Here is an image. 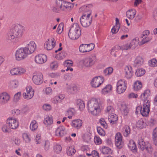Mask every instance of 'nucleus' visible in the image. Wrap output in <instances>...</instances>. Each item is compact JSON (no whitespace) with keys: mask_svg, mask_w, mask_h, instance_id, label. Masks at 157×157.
Segmentation results:
<instances>
[{"mask_svg":"<svg viewBox=\"0 0 157 157\" xmlns=\"http://www.w3.org/2000/svg\"><path fill=\"white\" fill-rule=\"evenodd\" d=\"M88 112L93 116H96L101 113L102 109V103L97 99L93 98L88 102Z\"/></svg>","mask_w":157,"mask_h":157,"instance_id":"nucleus-1","label":"nucleus"},{"mask_svg":"<svg viewBox=\"0 0 157 157\" xmlns=\"http://www.w3.org/2000/svg\"><path fill=\"white\" fill-rule=\"evenodd\" d=\"M25 29V27L21 25H15L10 30L8 35L6 36V40L10 42L12 40L21 38L23 34Z\"/></svg>","mask_w":157,"mask_h":157,"instance_id":"nucleus-2","label":"nucleus"},{"mask_svg":"<svg viewBox=\"0 0 157 157\" xmlns=\"http://www.w3.org/2000/svg\"><path fill=\"white\" fill-rule=\"evenodd\" d=\"M81 34V29L77 23L73 24L71 26L68 33L69 38L72 40L78 39Z\"/></svg>","mask_w":157,"mask_h":157,"instance_id":"nucleus-3","label":"nucleus"},{"mask_svg":"<svg viewBox=\"0 0 157 157\" xmlns=\"http://www.w3.org/2000/svg\"><path fill=\"white\" fill-rule=\"evenodd\" d=\"M92 20V16L91 12L88 10L83 13L80 19V22L81 25L84 28L89 27L91 24Z\"/></svg>","mask_w":157,"mask_h":157,"instance_id":"nucleus-4","label":"nucleus"},{"mask_svg":"<svg viewBox=\"0 0 157 157\" xmlns=\"http://www.w3.org/2000/svg\"><path fill=\"white\" fill-rule=\"evenodd\" d=\"M96 62V59L94 56L88 57L82 59L80 62L83 67L90 68L92 67Z\"/></svg>","mask_w":157,"mask_h":157,"instance_id":"nucleus-5","label":"nucleus"},{"mask_svg":"<svg viewBox=\"0 0 157 157\" xmlns=\"http://www.w3.org/2000/svg\"><path fill=\"white\" fill-rule=\"evenodd\" d=\"M151 103L147 101L143 103L141 108L139 107L136 108V111L138 112V110H140L141 115L144 117H147L148 116L150 111Z\"/></svg>","mask_w":157,"mask_h":157,"instance_id":"nucleus-6","label":"nucleus"},{"mask_svg":"<svg viewBox=\"0 0 157 157\" xmlns=\"http://www.w3.org/2000/svg\"><path fill=\"white\" fill-rule=\"evenodd\" d=\"M127 83L124 79L119 80L117 83L116 90L117 92L119 94L124 93L126 90Z\"/></svg>","mask_w":157,"mask_h":157,"instance_id":"nucleus-7","label":"nucleus"},{"mask_svg":"<svg viewBox=\"0 0 157 157\" xmlns=\"http://www.w3.org/2000/svg\"><path fill=\"white\" fill-rule=\"evenodd\" d=\"M28 56L23 47L18 49L15 52V58L18 61H20L25 59Z\"/></svg>","mask_w":157,"mask_h":157,"instance_id":"nucleus-8","label":"nucleus"},{"mask_svg":"<svg viewBox=\"0 0 157 157\" xmlns=\"http://www.w3.org/2000/svg\"><path fill=\"white\" fill-rule=\"evenodd\" d=\"M6 124L12 129H17L19 126V123L18 120L12 117H8L6 120Z\"/></svg>","mask_w":157,"mask_h":157,"instance_id":"nucleus-9","label":"nucleus"},{"mask_svg":"<svg viewBox=\"0 0 157 157\" xmlns=\"http://www.w3.org/2000/svg\"><path fill=\"white\" fill-rule=\"evenodd\" d=\"M26 71L25 69L21 67H16L11 68L9 71L12 76H19L24 74Z\"/></svg>","mask_w":157,"mask_h":157,"instance_id":"nucleus-10","label":"nucleus"},{"mask_svg":"<svg viewBox=\"0 0 157 157\" xmlns=\"http://www.w3.org/2000/svg\"><path fill=\"white\" fill-rule=\"evenodd\" d=\"M34 91L31 86H27L22 94L23 98L26 100L31 99L34 96Z\"/></svg>","mask_w":157,"mask_h":157,"instance_id":"nucleus-11","label":"nucleus"},{"mask_svg":"<svg viewBox=\"0 0 157 157\" xmlns=\"http://www.w3.org/2000/svg\"><path fill=\"white\" fill-rule=\"evenodd\" d=\"M104 80V78L102 76L95 77L91 81V86L95 88L98 87L103 83Z\"/></svg>","mask_w":157,"mask_h":157,"instance_id":"nucleus-12","label":"nucleus"},{"mask_svg":"<svg viewBox=\"0 0 157 157\" xmlns=\"http://www.w3.org/2000/svg\"><path fill=\"white\" fill-rule=\"evenodd\" d=\"M36 47V45L35 42L33 41H31L23 48L28 56L34 52Z\"/></svg>","mask_w":157,"mask_h":157,"instance_id":"nucleus-13","label":"nucleus"},{"mask_svg":"<svg viewBox=\"0 0 157 157\" xmlns=\"http://www.w3.org/2000/svg\"><path fill=\"white\" fill-rule=\"evenodd\" d=\"M10 96L7 92H4L0 93V105H4L10 101Z\"/></svg>","mask_w":157,"mask_h":157,"instance_id":"nucleus-14","label":"nucleus"},{"mask_svg":"<svg viewBox=\"0 0 157 157\" xmlns=\"http://www.w3.org/2000/svg\"><path fill=\"white\" fill-rule=\"evenodd\" d=\"M94 44L93 43L89 44H82L79 48L80 52L84 53L88 52L92 50L94 48Z\"/></svg>","mask_w":157,"mask_h":157,"instance_id":"nucleus-15","label":"nucleus"},{"mask_svg":"<svg viewBox=\"0 0 157 157\" xmlns=\"http://www.w3.org/2000/svg\"><path fill=\"white\" fill-rule=\"evenodd\" d=\"M56 41L54 38L48 39L44 43V47L45 49L50 50L53 49L56 45Z\"/></svg>","mask_w":157,"mask_h":157,"instance_id":"nucleus-16","label":"nucleus"},{"mask_svg":"<svg viewBox=\"0 0 157 157\" xmlns=\"http://www.w3.org/2000/svg\"><path fill=\"white\" fill-rule=\"evenodd\" d=\"M43 75L40 73H35L33 77V82L36 85L41 84L43 82Z\"/></svg>","mask_w":157,"mask_h":157,"instance_id":"nucleus-17","label":"nucleus"},{"mask_svg":"<svg viewBox=\"0 0 157 157\" xmlns=\"http://www.w3.org/2000/svg\"><path fill=\"white\" fill-rule=\"evenodd\" d=\"M47 57L44 54H40L36 55L35 58V62L39 64L45 63L47 60Z\"/></svg>","mask_w":157,"mask_h":157,"instance_id":"nucleus-18","label":"nucleus"},{"mask_svg":"<svg viewBox=\"0 0 157 157\" xmlns=\"http://www.w3.org/2000/svg\"><path fill=\"white\" fill-rule=\"evenodd\" d=\"M150 95V91L149 90H147L144 91L140 96V98L143 101V103L147 101L149 102H150V101L149 99V97Z\"/></svg>","mask_w":157,"mask_h":157,"instance_id":"nucleus-19","label":"nucleus"},{"mask_svg":"<svg viewBox=\"0 0 157 157\" xmlns=\"http://www.w3.org/2000/svg\"><path fill=\"white\" fill-rule=\"evenodd\" d=\"M67 133L65 128L63 126L59 127L56 129V134L57 136H62Z\"/></svg>","mask_w":157,"mask_h":157,"instance_id":"nucleus-20","label":"nucleus"},{"mask_svg":"<svg viewBox=\"0 0 157 157\" xmlns=\"http://www.w3.org/2000/svg\"><path fill=\"white\" fill-rule=\"evenodd\" d=\"M53 119L51 115H48L45 116L43 123L46 126H50L53 124Z\"/></svg>","mask_w":157,"mask_h":157,"instance_id":"nucleus-21","label":"nucleus"},{"mask_svg":"<svg viewBox=\"0 0 157 157\" xmlns=\"http://www.w3.org/2000/svg\"><path fill=\"white\" fill-rule=\"evenodd\" d=\"M125 76L128 79L131 78L133 75V71L132 67L129 66H126L124 67Z\"/></svg>","mask_w":157,"mask_h":157,"instance_id":"nucleus-22","label":"nucleus"},{"mask_svg":"<svg viewBox=\"0 0 157 157\" xmlns=\"http://www.w3.org/2000/svg\"><path fill=\"white\" fill-rule=\"evenodd\" d=\"M115 140V144L117 147H119L123 144L122 136L120 132H118L116 134Z\"/></svg>","mask_w":157,"mask_h":157,"instance_id":"nucleus-23","label":"nucleus"},{"mask_svg":"<svg viewBox=\"0 0 157 157\" xmlns=\"http://www.w3.org/2000/svg\"><path fill=\"white\" fill-rule=\"evenodd\" d=\"M82 122L81 120L78 119L73 120L71 124V126L77 129H80L82 125Z\"/></svg>","mask_w":157,"mask_h":157,"instance_id":"nucleus-24","label":"nucleus"},{"mask_svg":"<svg viewBox=\"0 0 157 157\" xmlns=\"http://www.w3.org/2000/svg\"><path fill=\"white\" fill-rule=\"evenodd\" d=\"M65 95L64 94H60L57 96H55L52 101L53 103L56 104L61 103L62 101L64 99Z\"/></svg>","mask_w":157,"mask_h":157,"instance_id":"nucleus-25","label":"nucleus"},{"mask_svg":"<svg viewBox=\"0 0 157 157\" xmlns=\"http://www.w3.org/2000/svg\"><path fill=\"white\" fill-rule=\"evenodd\" d=\"M140 43L138 37H136L132 39L130 43L132 47V49H134L139 44L140 45Z\"/></svg>","mask_w":157,"mask_h":157,"instance_id":"nucleus-26","label":"nucleus"},{"mask_svg":"<svg viewBox=\"0 0 157 157\" xmlns=\"http://www.w3.org/2000/svg\"><path fill=\"white\" fill-rule=\"evenodd\" d=\"M108 120L111 124H113L116 123L118 120L117 116L114 113L109 115Z\"/></svg>","mask_w":157,"mask_h":157,"instance_id":"nucleus-27","label":"nucleus"},{"mask_svg":"<svg viewBox=\"0 0 157 157\" xmlns=\"http://www.w3.org/2000/svg\"><path fill=\"white\" fill-rule=\"evenodd\" d=\"M121 49V46L119 45H116L110 50V54L114 57L117 56L116 52Z\"/></svg>","mask_w":157,"mask_h":157,"instance_id":"nucleus-28","label":"nucleus"},{"mask_svg":"<svg viewBox=\"0 0 157 157\" xmlns=\"http://www.w3.org/2000/svg\"><path fill=\"white\" fill-rule=\"evenodd\" d=\"M19 84L18 80L15 79L10 81L8 84V86L11 88H16L18 86Z\"/></svg>","mask_w":157,"mask_h":157,"instance_id":"nucleus-29","label":"nucleus"},{"mask_svg":"<svg viewBox=\"0 0 157 157\" xmlns=\"http://www.w3.org/2000/svg\"><path fill=\"white\" fill-rule=\"evenodd\" d=\"M57 3H58L60 5V9L62 10H64L69 7V5L70 3L68 2L59 1V2H57Z\"/></svg>","mask_w":157,"mask_h":157,"instance_id":"nucleus-30","label":"nucleus"},{"mask_svg":"<svg viewBox=\"0 0 157 157\" xmlns=\"http://www.w3.org/2000/svg\"><path fill=\"white\" fill-rule=\"evenodd\" d=\"M136 11L134 9L129 10L126 12L127 17L130 19H132L134 18L136 14Z\"/></svg>","mask_w":157,"mask_h":157,"instance_id":"nucleus-31","label":"nucleus"},{"mask_svg":"<svg viewBox=\"0 0 157 157\" xmlns=\"http://www.w3.org/2000/svg\"><path fill=\"white\" fill-rule=\"evenodd\" d=\"M146 126V124L144 121L140 119L137 121L136 124V126L139 129H141L145 128Z\"/></svg>","mask_w":157,"mask_h":157,"instance_id":"nucleus-32","label":"nucleus"},{"mask_svg":"<svg viewBox=\"0 0 157 157\" xmlns=\"http://www.w3.org/2000/svg\"><path fill=\"white\" fill-rule=\"evenodd\" d=\"M38 126V124L36 121L34 120L31 121L29 128L32 131H34L37 129Z\"/></svg>","mask_w":157,"mask_h":157,"instance_id":"nucleus-33","label":"nucleus"},{"mask_svg":"<svg viewBox=\"0 0 157 157\" xmlns=\"http://www.w3.org/2000/svg\"><path fill=\"white\" fill-rule=\"evenodd\" d=\"M112 89V86L111 85H107L102 89L101 92L102 94H105L110 92Z\"/></svg>","mask_w":157,"mask_h":157,"instance_id":"nucleus-34","label":"nucleus"},{"mask_svg":"<svg viewBox=\"0 0 157 157\" xmlns=\"http://www.w3.org/2000/svg\"><path fill=\"white\" fill-rule=\"evenodd\" d=\"M142 87L141 82L139 81H137L134 83L133 88L134 90L138 91L140 90Z\"/></svg>","mask_w":157,"mask_h":157,"instance_id":"nucleus-35","label":"nucleus"},{"mask_svg":"<svg viewBox=\"0 0 157 157\" xmlns=\"http://www.w3.org/2000/svg\"><path fill=\"white\" fill-rule=\"evenodd\" d=\"M89 148H86V149H85L84 148H83V149L82 150L83 151H85V150H86V154L89 156H91L92 155L93 157H99L98 155V153L96 151L94 150L91 151L90 153H88L87 152V151L89 150Z\"/></svg>","mask_w":157,"mask_h":157,"instance_id":"nucleus-36","label":"nucleus"},{"mask_svg":"<svg viewBox=\"0 0 157 157\" xmlns=\"http://www.w3.org/2000/svg\"><path fill=\"white\" fill-rule=\"evenodd\" d=\"M121 110L122 114L124 116L127 115L128 113V109L125 104H122L121 105Z\"/></svg>","mask_w":157,"mask_h":157,"instance_id":"nucleus-37","label":"nucleus"},{"mask_svg":"<svg viewBox=\"0 0 157 157\" xmlns=\"http://www.w3.org/2000/svg\"><path fill=\"white\" fill-rule=\"evenodd\" d=\"M138 147H148L150 146V144L147 143L146 144L142 138H140L138 141Z\"/></svg>","mask_w":157,"mask_h":157,"instance_id":"nucleus-38","label":"nucleus"},{"mask_svg":"<svg viewBox=\"0 0 157 157\" xmlns=\"http://www.w3.org/2000/svg\"><path fill=\"white\" fill-rule=\"evenodd\" d=\"M82 138L83 141L89 143L90 141L91 137L90 134L85 133L83 134Z\"/></svg>","mask_w":157,"mask_h":157,"instance_id":"nucleus-39","label":"nucleus"},{"mask_svg":"<svg viewBox=\"0 0 157 157\" xmlns=\"http://www.w3.org/2000/svg\"><path fill=\"white\" fill-rule=\"evenodd\" d=\"M76 104L80 110H82L85 107V104L82 100L78 99L76 101Z\"/></svg>","mask_w":157,"mask_h":157,"instance_id":"nucleus-40","label":"nucleus"},{"mask_svg":"<svg viewBox=\"0 0 157 157\" xmlns=\"http://www.w3.org/2000/svg\"><path fill=\"white\" fill-rule=\"evenodd\" d=\"M143 59L141 57L138 56L134 61V64L136 66H139L143 63Z\"/></svg>","mask_w":157,"mask_h":157,"instance_id":"nucleus-41","label":"nucleus"},{"mask_svg":"<svg viewBox=\"0 0 157 157\" xmlns=\"http://www.w3.org/2000/svg\"><path fill=\"white\" fill-rule=\"evenodd\" d=\"M130 130L129 127L128 125H125L123 128V132L124 136L127 137L130 134Z\"/></svg>","mask_w":157,"mask_h":157,"instance_id":"nucleus-42","label":"nucleus"},{"mask_svg":"<svg viewBox=\"0 0 157 157\" xmlns=\"http://www.w3.org/2000/svg\"><path fill=\"white\" fill-rule=\"evenodd\" d=\"M43 92L45 94L47 95H50L53 93V90L51 87H47L44 89Z\"/></svg>","mask_w":157,"mask_h":157,"instance_id":"nucleus-43","label":"nucleus"},{"mask_svg":"<svg viewBox=\"0 0 157 157\" xmlns=\"http://www.w3.org/2000/svg\"><path fill=\"white\" fill-rule=\"evenodd\" d=\"M145 73V71L144 69H138L136 70V75L138 77H140L144 75Z\"/></svg>","mask_w":157,"mask_h":157,"instance_id":"nucleus-44","label":"nucleus"},{"mask_svg":"<svg viewBox=\"0 0 157 157\" xmlns=\"http://www.w3.org/2000/svg\"><path fill=\"white\" fill-rule=\"evenodd\" d=\"M21 92H18L16 93L14 96L13 101L16 102H18L21 99Z\"/></svg>","mask_w":157,"mask_h":157,"instance_id":"nucleus-45","label":"nucleus"},{"mask_svg":"<svg viewBox=\"0 0 157 157\" xmlns=\"http://www.w3.org/2000/svg\"><path fill=\"white\" fill-rule=\"evenodd\" d=\"M100 150L104 154H110L112 152V151L110 148H101Z\"/></svg>","mask_w":157,"mask_h":157,"instance_id":"nucleus-46","label":"nucleus"},{"mask_svg":"<svg viewBox=\"0 0 157 157\" xmlns=\"http://www.w3.org/2000/svg\"><path fill=\"white\" fill-rule=\"evenodd\" d=\"M99 122L101 125L105 128L106 129L108 127L107 124L105 121V119L101 118L99 120Z\"/></svg>","mask_w":157,"mask_h":157,"instance_id":"nucleus-47","label":"nucleus"},{"mask_svg":"<svg viewBox=\"0 0 157 157\" xmlns=\"http://www.w3.org/2000/svg\"><path fill=\"white\" fill-rule=\"evenodd\" d=\"M11 129L9 126V125L4 124L2 127V130L4 132L9 133Z\"/></svg>","mask_w":157,"mask_h":157,"instance_id":"nucleus-48","label":"nucleus"},{"mask_svg":"<svg viewBox=\"0 0 157 157\" xmlns=\"http://www.w3.org/2000/svg\"><path fill=\"white\" fill-rule=\"evenodd\" d=\"M151 39L152 37L151 36H146L145 38H143V40L140 42V45H142L146 43L149 42Z\"/></svg>","mask_w":157,"mask_h":157,"instance_id":"nucleus-49","label":"nucleus"},{"mask_svg":"<svg viewBox=\"0 0 157 157\" xmlns=\"http://www.w3.org/2000/svg\"><path fill=\"white\" fill-rule=\"evenodd\" d=\"M153 139L155 145L157 146V127L155 128L153 131Z\"/></svg>","mask_w":157,"mask_h":157,"instance_id":"nucleus-50","label":"nucleus"},{"mask_svg":"<svg viewBox=\"0 0 157 157\" xmlns=\"http://www.w3.org/2000/svg\"><path fill=\"white\" fill-rule=\"evenodd\" d=\"M113 69L111 67H109L105 69L103 71L105 75H111L113 72Z\"/></svg>","mask_w":157,"mask_h":157,"instance_id":"nucleus-51","label":"nucleus"},{"mask_svg":"<svg viewBox=\"0 0 157 157\" xmlns=\"http://www.w3.org/2000/svg\"><path fill=\"white\" fill-rule=\"evenodd\" d=\"M149 65L151 67H155L157 66V60L153 58L148 61Z\"/></svg>","mask_w":157,"mask_h":157,"instance_id":"nucleus-52","label":"nucleus"},{"mask_svg":"<svg viewBox=\"0 0 157 157\" xmlns=\"http://www.w3.org/2000/svg\"><path fill=\"white\" fill-rule=\"evenodd\" d=\"M121 49L122 50H127L130 49H132V47L131 45L130 44V43H129L124 44L121 47Z\"/></svg>","mask_w":157,"mask_h":157,"instance_id":"nucleus-53","label":"nucleus"},{"mask_svg":"<svg viewBox=\"0 0 157 157\" xmlns=\"http://www.w3.org/2000/svg\"><path fill=\"white\" fill-rule=\"evenodd\" d=\"M76 152V150L74 148H67V155L69 156H71L75 154Z\"/></svg>","mask_w":157,"mask_h":157,"instance_id":"nucleus-54","label":"nucleus"},{"mask_svg":"<svg viewBox=\"0 0 157 157\" xmlns=\"http://www.w3.org/2000/svg\"><path fill=\"white\" fill-rule=\"evenodd\" d=\"M68 117L69 119H71L72 116L74 115L75 113V111L73 109H70L67 111Z\"/></svg>","mask_w":157,"mask_h":157,"instance_id":"nucleus-55","label":"nucleus"},{"mask_svg":"<svg viewBox=\"0 0 157 157\" xmlns=\"http://www.w3.org/2000/svg\"><path fill=\"white\" fill-rule=\"evenodd\" d=\"M120 28V24L117 23L116 25L112 29L111 31L113 34H116Z\"/></svg>","mask_w":157,"mask_h":157,"instance_id":"nucleus-56","label":"nucleus"},{"mask_svg":"<svg viewBox=\"0 0 157 157\" xmlns=\"http://www.w3.org/2000/svg\"><path fill=\"white\" fill-rule=\"evenodd\" d=\"M42 108L43 110L46 111H49L52 110V107L50 104L45 103L43 105Z\"/></svg>","mask_w":157,"mask_h":157,"instance_id":"nucleus-57","label":"nucleus"},{"mask_svg":"<svg viewBox=\"0 0 157 157\" xmlns=\"http://www.w3.org/2000/svg\"><path fill=\"white\" fill-rule=\"evenodd\" d=\"M22 138L26 142H29L30 140L29 135L26 133H24L22 135Z\"/></svg>","mask_w":157,"mask_h":157,"instance_id":"nucleus-58","label":"nucleus"},{"mask_svg":"<svg viewBox=\"0 0 157 157\" xmlns=\"http://www.w3.org/2000/svg\"><path fill=\"white\" fill-rule=\"evenodd\" d=\"M58 66V63L56 61H54L51 62L50 64V68L53 70H56Z\"/></svg>","mask_w":157,"mask_h":157,"instance_id":"nucleus-59","label":"nucleus"},{"mask_svg":"<svg viewBox=\"0 0 157 157\" xmlns=\"http://www.w3.org/2000/svg\"><path fill=\"white\" fill-rule=\"evenodd\" d=\"M114 111V109L112 106L107 105L106 109L105 112L109 115L113 113Z\"/></svg>","mask_w":157,"mask_h":157,"instance_id":"nucleus-60","label":"nucleus"},{"mask_svg":"<svg viewBox=\"0 0 157 157\" xmlns=\"http://www.w3.org/2000/svg\"><path fill=\"white\" fill-rule=\"evenodd\" d=\"M63 27L64 25L63 23H60L57 28L56 30L57 33L59 34H61L63 31Z\"/></svg>","mask_w":157,"mask_h":157,"instance_id":"nucleus-61","label":"nucleus"},{"mask_svg":"<svg viewBox=\"0 0 157 157\" xmlns=\"http://www.w3.org/2000/svg\"><path fill=\"white\" fill-rule=\"evenodd\" d=\"M94 140L95 143L97 145L100 144L102 143V140L98 136H94Z\"/></svg>","mask_w":157,"mask_h":157,"instance_id":"nucleus-62","label":"nucleus"},{"mask_svg":"<svg viewBox=\"0 0 157 157\" xmlns=\"http://www.w3.org/2000/svg\"><path fill=\"white\" fill-rule=\"evenodd\" d=\"M97 132L98 134L102 136H104L105 135V132L104 130L100 127H98L97 128Z\"/></svg>","mask_w":157,"mask_h":157,"instance_id":"nucleus-63","label":"nucleus"},{"mask_svg":"<svg viewBox=\"0 0 157 157\" xmlns=\"http://www.w3.org/2000/svg\"><path fill=\"white\" fill-rule=\"evenodd\" d=\"M63 64L66 67H71L73 66V63L72 61L67 60L64 62Z\"/></svg>","mask_w":157,"mask_h":157,"instance_id":"nucleus-64","label":"nucleus"}]
</instances>
